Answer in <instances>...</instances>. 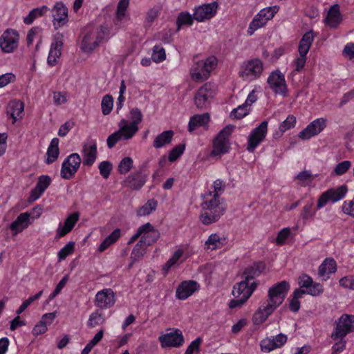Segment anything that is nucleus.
Returning <instances> with one entry per match:
<instances>
[{
	"label": "nucleus",
	"mask_w": 354,
	"mask_h": 354,
	"mask_svg": "<svg viewBox=\"0 0 354 354\" xmlns=\"http://www.w3.org/2000/svg\"><path fill=\"white\" fill-rule=\"evenodd\" d=\"M58 145L59 139L57 138H53L51 140L50 144L47 149V158L46 160V164H52L57 159L59 154V149Z\"/></svg>",
	"instance_id": "nucleus-38"
},
{
	"label": "nucleus",
	"mask_w": 354,
	"mask_h": 354,
	"mask_svg": "<svg viewBox=\"0 0 354 354\" xmlns=\"http://www.w3.org/2000/svg\"><path fill=\"white\" fill-rule=\"evenodd\" d=\"M203 64V61L198 62L191 71L192 78L198 82L204 81L209 76L208 70Z\"/></svg>",
	"instance_id": "nucleus-35"
},
{
	"label": "nucleus",
	"mask_w": 354,
	"mask_h": 354,
	"mask_svg": "<svg viewBox=\"0 0 354 354\" xmlns=\"http://www.w3.org/2000/svg\"><path fill=\"white\" fill-rule=\"evenodd\" d=\"M159 237V232L154 229L153 226L151 224V227L145 228L140 243H154Z\"/></svg>",
	"instance_id": "nucleus-39"
},
{
	"label": "nucleus",
	"mask_w": 354,
	"mask_h": 354,
	"mask_svg": "<svg viewBox=\"0 0 354 354\" xmlns=\"http://www.w3.org/2000/svg\"><path fill=\"white\" fill-rule=\"evenodd\" d=\"M296 124V118L293 115H289L287 118L280 124L279 131L284 133L287 130L293 128Z\"/></svg>",
	"instance_id": "nucleus-55"
},
{
	"label": "nucleus",
	"mask_w": 354,
	"mask_h": 354,
	"mask_svg": "<svg viewBox=\"0 0 354 354\" xmlns=\"http://www.w3.org/2000/svg\"><path fill=\"white\" fill-rule=\"evenodd\" d=\"M129 3V0H120L117 6L115 21H121L125 16L126 10Z\"/></svg>",
	"instance_id": "nucleus-47"
},
{
	"label": "nucleus",
	"mask_w": 354,
	"mask_h": 354,
	"mask_svg": "<svg viewBox=\"0 0 354 354\" xmlns=\"http://www.w3.org/2000/svg\"><path fill=\"white\" fill-rule=\"evenodd\" d=\"M43 294V291L41 290L36 295L30 297L28 299L24 301L19 308L17 309L16 313L20 315L22 313L33 301L39 299Z\"/></svg>",
	"instance_id": "nucleus-53"
},
{
	"label": "nucleus",
	"mask_w": 354,
	"mask_h": 354,
	"mask_svg": "<svg viewBox=\"0 0 354 354\" xmlns=\"http://www.w3.org/2000/svg\"><path fill=\"white\" fill-rule=\"evenodd\" d=\"M306 290L307 294L313 297H317L322 294L324 288L322 284L313 281Z\"/></svg>",
	"instance_id": "nucleus-56"
},
{
	"label": "nucleus",
	"mask_w": 354,
	"mask_h": 354,
	"mask_svg": "<svg viewBox=\"0 0 354 354\" xmlns=\"http://www.w3.org/2000/svg\"><path fill=\"white\" fill-rule=\"evenodd\" d=\"M315 214V209H314V203L310 201L307 203L303 207L301 212V217L304 221L312 219Z\"/></svg>",
	"instance_id": "nucleus-44"
},
{
	"label": "nucleus",
	"mask_w": 354,
	"mask_h": 354,
	"mask_svg": "<svg viewBox=\"0 0 354 354\" xmlns=\"http://www.w3.org/2000/svg\"><path fill=\"white\" fill-rule=\"evenodd\" d=\"M145 253V248L143 245H135L131 252V258L133 261H136L140 259Z\"/></svg>",
	"instance_id": "nucleus-62"
},
{
	"label": "nucleus",
	"mask_w": 354,
	"mask_h": 354,
	"mask_svg": "<svg viewBox=\"0 0 354 354\" xmlns=\"http://www.w3.org/2000/svg\"><path fill=\"white\" fill-rule=\"evenodd\" d=\"M348 192L346 185H341L337 188L329 189L321 194L317 201V208L325 206L328 201L335 203L342 199Z\"/></svg>",
	"instance_id": "nucleus-7"
},
{
	"label": "nucleus",
	"mask_w": 354,
	"mask_h": 354,
	"mask_svg": "<svg viewBox=\"0 0 354 354\" xmlns=\"http://www.w3.org/2000/svg\"><path fill=\"white\" fill-rule=\"evenodd\" d=\"M114 292L110 288L103 289L95 295V306L100 308H108L115 304Z\"/></svg>",
	"instance_id": "nucleus-22"
},
{
	"label": "nucleus",
	"mask_w": 354,
	"mask_h": 354,
	"mask_svg": "<svg viewBox=\"0 0 354 354\" xmlns=\"http://www.w3.org/2000/svg\"><path fill=\"white\" fill-rule=\"evenodd\" d=\"M131 122H129L125 119H122L120 121V124H122L129 134L127 135V138H132L136 132L138 131V124L141 122L142 120V114L140 110L138 108H133L130 111Z\"/></svg>",
	"instance_id": "nucleus-17"
},
{
	"label": "nucleus",
	"mask_w": 354,
	"mask_h": 354,
	"mask_svg": "<svg viewBox=\"0 0 354 354\" xmlns=\"http://www.w3.org/2000/svg\"><path fill=\"white\" fill-rule=\"evenodd\" d=\"M100 175L105 179L108 178L113 169V165L110 161L104 160L100 163L98 166Z\"/></svg>",
	"instance_id": "nucleus-51"
},
{
	"label": "nucleus",
	"mask_w": 354,
	"mask_h": 354,
	"mask_svg": "<svg viewBox=\"0 0 354 354\" xmlns=\"http://www.w3.org/2000/svg\"><path fill=\"white\" fill-rule=\"evenodd\" d=\"M98 46L94 30L86 32L82 41V49L84 52L91 53Z\"/></svg>",
	"instance_id": "nucleus-32"
},
{
	"label": "nucleus",
	"mask_w": 354,
	"mask_h": 354,
	"mask_svg": "<svg viewBox=\"0 0 354 354\" xmlns=\"http://www.w3.org/2000/svg\"><path fill=\"white\" fill-rule=\"evenodd\" d=\"M287 341V336L279 333L274 337H266L261 342V348L263 351L270 352L277 348H280Z\"/></svg>",
	"instance_id": "nucleus-23"
},
{
	"label": "nucleus",
	"mask_w": 354,
	"mask_h": 354,
	"mask_svg": "<svg viewBox=\"0 0 354 354\" xmlns=\"http://www.w3.org/2000/svg\"><path fill=\"white\" fill-rule=\"evenodd\" d=\"M218 3L215 1L210 3H205L194 9V18L198 22L212 18L216 13Z\"/></svg>",
	"instance_id": "nucleus-16"
},
{
	"label": "nucleus",
	"mask_w": 354,
	"mask_h": 354,
	"mask_svg": "<svg viewBox=\"0 0 354 354\" xmlns=\"http://www.w3.org/2000/svg\"><path fill=\"white\" fill-rule=\"evenodd\" d=\"M351 167V162L348 160H344L338 163L334 169V173L337 176H342L345 174Z\"/></svg>",
	"instance_id": "nucleus-58"
},
{
	"label": "nucleus",
	"mask_w": 354,
	"mask_h": 354,
	"mask_svg": "<svg viewBox=\"0 0 354 354\" xmlns=\"http://www.w3.org/2000/svg\"><path fill=\"white\" fill-rule=\"evenodd\" d=\"M275 308L270 304H266L263 307H260L259 309L254 314L252 317L253 324L255 325H260L263 323L271 315Z\"/></svg>",
	"instance_id": "nucleus-30"
},
{
	"label": "nucleus",
	"mask_w": 354,
	"mask_h": 354,
	"mask_svg": "<svg viewBox=\"0 0 354 354\" xmlns=\"http://www.w3.org/2000/svg\"><path fill=\"white\" fill-rule=\"evenodd\" d=\"M342 208L344 213L354 217V198L351 201H345Z\"/></svg>",
	"instance_id": "nucleus-63"
},
{
	"label": "nucleus",
	"mask_w": 354,
	"mask_h": 354,
	"mask_svg": "<svg viewBox=\"0 0 354 354\" xmlns=\"http://www.w3.org/2000/svg\"><path fill=\"white\" fill-rule=\"evenodd\" d=\"M79 214L74 212L70 214L65 220L64 224L60 223L57 230L56 237H62L68 234L74 227L75 223L79 219Z\"/></svg>",
	"instance_id": "nucleus-27"
},
{
	"label": "nucleus",
	"mask_w": 354,
	"mask_h": 354,
	"mask_svg": "<svg viewBox=\"0 0 354 354\" xmlns=\"http://www.w3.org/2000/svg\"><path fill=\"white\" fill-rule=\"evenodd\" d=\"M198 288L199 286L195 281H183L176 288V297L180 300H185L192 295Z\"/></svg>",
	"instance_id": "nucleus-21"
},
{
	"label": "nucleus",
	"mask_w": 354,
	"mask_h": 354,
	"mask_svg": "<svg viewBox=\"0 0 354 354\" xmlns=\"http://www.w3.org/2000/svg\"><path fill=\"white\" fill-rule=\"evenodd\" d=\"M336 270L337 264L335 261L332 258H326L319 266L318 274L326 281L329 278L330 274L334 273Z\"/></svg>",
	"instance_id": "nucleus-29"
},
{
	"label": "nucleus",
	"mask_w": 354,
	"mask_h": 354,
	"mask_svg": "<svg viewBox=\"0 0 354 354\" xmlns=\"http://www.w3.org/2000/svg\"><path fill=\"white\" fill-rule=\"evenodd\" d=\"M314 38L315 36L313 35V30H310L303 35L299 44V53L300 55H307Z\"/></svg>",
	"instance_id": "nucleus-37"
},
{
	"label": "nucleus",
	"mask_w": 354,
	"mask_h": 354,
	"mask_svg": "<svg viewBox=\"0 0 354 354\" xmlns=\"http://www.w3.org/2000/svg\"><path fill=\"white\" fill-rule=\"evenodd\" d=\"M81 158L78 153L71 154L64 160L62 165L60 175L66 180L73 178L80 168Z\"/></svg>",
	"instance_id": "nucleus-6"
},
{
	"label": "nucleus",
	"mask_w": 354,
	"mask_h": 354,
	"mask_svg": "<svg viewBox=\"0 0 354 354\" xmlns=\"http://www.w3.org/2000/svg\"><path fill=\"white\" fill-rule=\"evenodd\" d=\"M147 175L141 171H137L129 174L122 182L123 186L132 190H139L145 184Z\"/></svg>",
	"instance_id": "nucleus-20"
},
{
	"label": "nucleus",
	"mask_w": 354,
	"mask_h": 354,
	"mask_svg": "<svg viewBox=\"0 0 354 354\" xmlns=\"http://www.w3.org/2000/svg\"><path fill=\"white\" fill-rule=\"evenodd\" d=\"M263 69L262 62L259 59H252L242 64L239 76L245 81H252L260 77Z\"/></svg>",
	"instance_id": "nucleus-3"
},
{
	"label": "nucleus",
	"mask_w": 354,
	"mask_h": 354,
	"mask_svg": "<svg viewBox=\"0 0 354 354\" xmlns=\"http://www.w3.org/2000/svg\"><path fill=\"white\" fill-rule=\"evenodd\" d=\"M55 29H58L68 21V8L62 2H57L51 10Z\"/></svg>",
	"instance_id": "nucleus-15"
},
{
	"label": "nucleus",
	"mask_w": 354,
	"mask_h": 354,
	"mask_svg": "<svg viewBox=\"0 0 354 354\" xmlns=\"http://www.w3.org/2000/svg\"><path fill=\"white\" fill-rule=\"evenodd\" d=\"M51 183V178L47 175L39 177L36 186L31 190L28 198L29 202L38 199Z\"/></svg>",
	"instance_id": "nucleus-24"
},
{
	"label": "nucleus",
	"mask_w": 354,
	"mask_h": 354,
	"mask_svg": "<svg viewBox=\"0 0 354 354\" xmlns=\"http://www.w3.org/2000/svg\"><path fill=\"white\" fill-rule=\"evenodd\" d=\"M234 127L227 125L219 131L213 140V149L211 155L213 156H221L229 151L230 142L229 138L232 134Z\"/></svg>",
	"instance_id": "nucleus-2"
},
{
	"label": "nucleus",
	"mask_w": 354,
	"mask_h": 354,
	"mask_svg": "<svg viewBox=\"0 0 354 354\" xmlns=\"http://www.w3.org/2000/svg\"><path fill=\"white\" fill-rule=\"evenodd\" d=\"M257 283L252 282L250 284V281L244 278L243 280L236 283L234 286L232 295L236 297H241L245 300H248L256 289Z\"/></svg>",
	"instance_id": "nucleus-19"
},
{
	"label": "nucleus",
	"mask_w": 354,
	"mask_h": 354,
	"mask_svg": "<svg viewBox=\"0 0 354 354\" xmlns=\"http://www.w3.org/2000/svg\"><path fill=\"white\" fill-rule=\"evenodd\" d=\"M201 342L202 339L201 337H198L195 340L192 341L187 348L185 354H194V353H198L200 351Z\"/></svg>",
	"instance_id": "nucleus-61"
},
{
	"label": "nucleus",
	"mask_w": 354,
	"mask_h": 354,
	"mask_svg": "<svg viewBox=\"0 0 354 354\" xmlns=\"http://www.w3.org/2000/svg\"><path fill=\"white\" fill-rule=\"evenodd\" d=\"M183 252L180 250H176L173 256L166 262L163 266V270L167 272L168 270L174 266L178 259L182 257Z\"/></svg>",
	"instance_id": "nucleus-54"
},
{
	"label": "nucleus",
	"mask_w": 354,
	"mask_h": 354,
	"mask_svg": "<svg viewBox=\"0 0 354 354\" xmlns=\"http://www.w3.org/2000/svg\"><path fill=\"white\" fill-rule=\"evenodd\" d=\"M64 46V35L57 32L53 37V41L51 44L50 49L47 59V63L50 66L57 64L58 59L62 55Z\"/></svg>",
	"instance_id": "nucleus-14"
},
{
	"label": "nucleus",
	"mask_w": 354,
	"mask_h": 354,
	"mask_svg": "<svg viewBox=\"0 0 354 354\" xmlns=\"http://www.w3.org/2000/svg\"><path fill=\"white\" fill-rule=\"evenodd\" d=\"M265 269V264L263 262H257L248 266L243 273V277L250 281L260 275Z\"/></svg>",
	"instance_id": "nucleus-33"
},
{
	"label": "nucleus",
	"mask_w": 354,
	"mask_h": 354,
	"mask_svg": "<svg viewBox=\"0 0 354 354\" xmlns=\"http://www.w3.org/2000/svg\"><path fill=\"white\" fill-rule=\"evenodd\" d=\"M96 40L97 41V44H99L102 41H103L106 36L109 34V29L104 26H100L94 30Z\"/></svg>",
	"instance_id": "nucleus-59"
},
{
	"label": "nucleus",
	"mask_w": 354,
	"mask_h": 354,
	"mask_svg": "<svg viewBox=\"0 0 354 354\" xmlns=\"http://www.w3.org/2000/svg\"><path fill=\"white\" fill-rule=\"evenodd\" d=\"M339 285L344 288L354 290V276L342 277L339 280Z\"/></svg>",
	"instance_id": "nucleus-64"
},
{
	"label": "nucleus",
	"mask_w": 354,
	"mask_h": 354,
	"mask_svg": "<svg viewBox=\"0 0 354 354\" xmlns=\"http://www.w3.org/2000/svg\"><path fill=\"white\" fill-rule=\"evenodd\" d=\"M19 34L12 29H7L0 38V47L6 53H12L18 46Z\"/></svg>",
	"instance_id": "nucleus-13"
},
{
	"label": "nucleus",
	"mask_w": 354,
	"mask_h": 354,
	"mask_svg": "<svg viewBox=\"0 0 354 354\" xmlns=\"http://www.w3.org/2000/svg\"><path fill=\"white\" fill-rule=\"evenodd\" d=\"M133 159L130 157L122 158L118 165V172L120 174L128 173L133 168Z\"/></svg>",
	"instance_id": "nucleus-46"
},
{
	"label": "nucleus",
	"mask_w": 354,
	"mask_h": 354,
	"mask_svg": "<svg viewBox=\"0 0 354 354\" xmlns=\"http://www.w3.org/2000/svg\"><path fill=\"white\" fill-rule=\"evenodd\" d=\"M268 131V122L263 121L254 128L248 136L247 150L253 152L257 147L265 139Z\"/></svg>",
	"instance_id": "nucleus-9"
},
{
	"label": "nucleus",
	"mask_w": 354,
	"mask_h": 354,
	"mask_svg": "<svg viewBox=\"0 0 354 354\" xmlns=\"http://www.w3.org/2000/svg\"><path fill=\"white\" fill-rule=\"evenodd\" d=\"M194 19V16L192 17L189 13L184 12H180L176 19L177 30H179L180 27L183 25H192Z\"/></svg>",
	"instance_id": "nucleus-43"
},
{
	"label": "nucleus",
	"mask_w": 354,
	"mask_h": 354,
	"mask_svg": "<svg viewBox=\"0 0 354 354\" xmlns=\"http://www.w3.org/2000/svg\"><path fill=\"white\" fill-rule=\"evenodd\" d=\"M49 10L46 6L37 7L30 11L28 15L24 18V23L27 25L32 24L35 19L43 16Z\"/></svg>",
	"instance_id": "nucleus-40"
},
{
	"label": "nucleus",
	"mask_w": 354,
	"mask_h": 354,
	"mask_svg": "<svg viewBox=\"0 0 354 354\" xmlns=\"http://www.w3.org/2000/svg\"><path fill=\"white\" fill-rule=\"evenodd\" d=\"M24 109V104L22 102L19 100L10 102L6 109V113L12 119V124H15L17 119L22 118Z\"/></svg>",
	"instance_id": "nucleus-28"
},
{
	"label": "nucleus",
	"mask_w": 354,
	"mask_h": 354,
	"mask_svg": "<svg viewBox=\"0 0 354 354\" xmlns=\"http://www.w3.org/2000/svg\"><path fill=\"white\" fill-rule=\"evenodd\" d=\"M212 192H209L204 196L205 201L201 204L202 211L201 221L205 225H209L216 222L224 214L225 208L221 204L220 200L210 198Z\"/></svg>",
	"instance_id": "nucleus-1"
},
{
	"label": "nucleus",
	"mask_w": 354,
	"mask_h": 354,
	"mask_svg": "<svg viewBox=\"0 0 354 354\" xmlns=\"http://www.w3.org/2000/svg\"><path fill=\"white\" fill-rule=\"evenodd\" d=\"M30 216V214L28 212L20 214L16 220L11 223V230L15 232H18L27 227L29 224Z\"/></svg>",
	"instance_id": "nucleus-36"
},
{
	"label": "nucleus",
	"mask_w": 354,
	"mask_h": 354,
	"mask_svg": "<svg viewBox=\"0 0 354 354\" xmlns=\"http://www.w3.org/2000/svg\"><path fill=\"white\" fill-rule=\"evenodd\" d=\"M209 121V113L197 114L192 116L188 124V131L189 132L194 131L196 128L203 127L207 124Z\"/></svg>",
	"instance_id": "nucleus-34"
},
{
	"label": "nucleus",
	"mask_w": 354,
	"mask_h": 354,
	"mask_svg": "<svg viewBox=\"0 0 354 354\" xmlns=\"http://www.w3.org/2000/svg\"><path fill=\"white\" fill-rule=\"evenodd\" d=\"M119 129L110 135L107 140V146L109 149H112L115 144L120 140H129L131 138H127V135L129 134V132L127 131V129H126L122 124L120 123L118 124Z\"/></svg>",
	"instance_id": "nucleus-31"
},
{
	"label": "nucleus",
	"mask_w": 354,
	"mask_h": 354,
	"mask_svg": "<svg viewBox=\"0 0 354 354\" xmlns=\"http://www.w3.org/2000/svg\"><path fill=\"white\" fill-rule=\"evenodd\" d=\"M247 104L240 105L237 108L234 109L230 115L236 119H241L248 114L249 110Z\"/></svg>",
	"instance_id": "nucleus-57"
},
{
	"label": "nucleus",
	"mask_w": 354,
	"mask_h": 354,
	"mask_svg": "<svg viewBox=\"0 0 354 354\" xmlns=\"http://www.w3.org/2000/svg\"><path fill=\"white\" fill-rule=\"evenodd\" d=\"M157 205L158 202L155 199L149 200L144 205L138 209L137 214L140 216L149 215L156 210Z\"/></svg>",
	"instance_id": "nucleus-42"
},
{
	"label": "nucleus",
	"mask_w": 354,
	"mask_h": 354,
	"mask_svg": "<svg viewBox=\"0 0 354 354\" xmlns=\"http://www.w3.org/2000/svg\"><path fill=\"white\" fill-rule=\"evenodd\" d=\"M289 289L290 285L286 281H282L274 284L268 290L269 299L267 304L276 309L277 306L283 303Z\"/></svg>",
	"instance_id": "nucleus-4"
},
{
	"label": "nucleus",
	"mask_w": 354,
	"mask_h": 354,
	"mask_svg": "<svg viewBox=\"0 0 354 354\" xmlns=\"http://www.w3.org/2000/svg\"><path fill=\"white\" fill-rule=\"evenodd\" d=\"M214 192H212L211 198H216V200H220V195L224 192L225 189V183L220 180L217 179L214 182L213 184ZM210 198V197H209Z\"/></svg>",
	"instance_id": "nucleus-48"
},
{
	"label": "nucleus",
	"mask_w": 354,
	"mask_h": 354,
	"mask_svg": "<svg viewBox=\"0 0 354 354\" xmlns=\"http://www.w3.org/2000/svg\"><path fill=\"white\" fill-rule=\"evenodd\" d=\"M113 99L111 95H106L103 97L101 106L102 111L104 115H108L110 113L113 109Z\"/></svg>",
	"instance_id": "nucleus-50"
},
{
	"label": "nucleus",
	"mask_w": 354,
	"mask_h": 354,
	"mask_svg": "<svg viewBox=\"0 0 354 354\" xmlns=\"http://www.w3.org/2000/svg\"><path fill=\"white\" fill-rule=\"evenodd\" d=\"M214 91L209 84H205L196 93L194 102L197 109H207L210 104V100L213 98Z\"/></svg>",
	"instance_id": "nucleus-10"
},
{
	"label": "nucleus",
	"mask_w": 354,
	"mask_h": 354,
	"mask_svg": "<svg viewBox=\"0 0 354 354\" xmlns=\"http://www.w3.org/2000/svg\"><path fill=\"white\" fill-rule=\"evenodd\" d=\"M185 149V144H179L174 147L170 151L168 159L170 162L176 161L184 152Z\"/></svg>",
	"instance_id": "nucleus-52"
},
{
	"label": "nucleus",
	"mask_w": 354,
	"mask_h": 354,
	"mask_svg": "<svg viewBox=\"0 0 354 354\" xmlns=\"http://www.w3.org/2000/svg\"><path fill=\"white\" fill-rule=\"evenodd\" d=\"M83 165L87 167L92 166L97 156V144L92 140L91 145L84 144L82 148Z\"/></svg>",
	"instance_id": "nucleus-25"
},
{
	"label": "nucleus",
	"mask_w": 354,
	"mask_h": 354,
	"mask_svg": "<svg viewBox=\"0 0 354 354\" xmlns=\"http://www.w3.org/2000/svg\"><path fill=\"white\" fill-rule=\"evenodd\" d=\"M104 322V319L102 315L97 311H95L90 315L87 326L89 328H94L102 324Z\"/></svg>",
	"instance_id": "nucleus-45"
},
{
	"label": "nucleus",
	"mask_w": 354,
	"mask_h": 354,
	"mask_svg": "<svg viewBox=\"0 0 354 354\" xmlns=\"http://www.w3.org/2000/svg\"><path fill=\"white\" fill-rule=\"evenodd\" d=\"M354 331V315H343L337 322L335 330L331 337L334 339L344 338L348 333Z\"/></svg>",
	"instance_id": "nucleus-8"
},
{
	"label": "nucleus",
	"mask_w": 354,
	"mask_h": 354,
	"mask_svg": "<svg viewBox=\"0 0 354 354\" xmlns=\"http://www.w3.org/2000/svg\"><path fill=\"white\" fill-rule=\"evenodd\" d=\"M166 58L165 50L161 46H155L153 48L151 59L153 62L158 63L164 61Z\"/></svg>",
	"instance_id": "nucleus-49"
},
{
	"label": "nucleus",
	"mask_w": 354,
	"mask_h": 354,
	"mask_svg": "<svg viewBox=\"0 0 354 354\" xmlns=\"http://www.w3.org/2000/svg\"><path fill=\"white\" fill-rule=\"evenodd\" d=\"M278 10V6L268 7L261 10L250 22L248 33L252 35L255 30L264 26L268 20L274 17Z\"/></svg>",
	"instance_id": "nucleus-5"
},
{
	"label": "nucleus",
	"mask_w": 354,
	"mask_h": 354,
	"mask_svg": "<svg viewBox=\"0 0 354 354\" xmlns=\"http://www.w3.org/2000/svg\"><path fill=\"white\" fill-rule=\"evenodd\" d=\"M174 131L171 130L165 131L160 133L154 140L153 146L158 149L171 142Z\"/></svg>",
	"instance_id": "nucleus-41"
},
{
	"label": "nucleus",
	"mask_w": 354,
	"mask_h": 354,
	"mask_svg": "<svg viewBox=\"0 0 354 354\" xmlns=\"http://www.w3.org/2000/svg\"><path fill=\"white\" fill-rule=\"evenodd\" d=\"M158 340L162 348H178L183 344L185 341L182 331L177 328L159 336Z\"/></svg>",
	"instance_id": "nucleus-11"
},
{
	"label": "nucleus",
	"mask_w": 354,
	"mask_h": 354,
	"mask_svg": "<svg viewBox=\"0 0 354 354\" xmlns=\"http://www.w3.org/2000/svg\"><path fill=\"white\" fill-rule=\"evenodd\" d=\"M267 82L274 93L286 96L288 89L285 76L280 71L276 70L272 72L268 78Z\"/></svg>",
	"instance_id": "nucleus-12"
},
{
	"label": "nucleus",
	"mask_w": 354,
	"mask_h": 354,
	"mask_svg": "<svg viewBox=\"0 0 354 354\" xmlns=\"http://www.w3.org/2000/svg\"><path fill=\"white\" fill-rule=\"evenodd\" d=\"M342 21V16L339 10V6L338 4L331 6L324 19L325 24L331 28H336Z\"/></svg>",
	"instance_id": "nucleus-26"
},
{
	"label": "nucleus",
	"mask_w": 354,
	"mask_h": 354,
	"mask_svg": "<svg viewBox=\"0 0 354 354\" xmlns=\"http://www.w3.org/2000/svg\"><path fill=\"white\" fill-rule=\"evenodd\" d=\"M326 127V120L321 118L313 120L299 133V138L308 140L319 134Z\"/></svg>",
	"instance_id": "nucleus-18"
},
{
	"label": "nucleus",
	"mask_w": 354,
	"mask_h": 354,
	"mask_svg": "<svg viewBox=\"0 0 354 354\" xmlns=\"http://www.w3.org/2000/svg\"><path fill=\"white\" fill-rule=\"evenodd\" d=\"M230 240L225 234H211L205 243H220L222 242H228Z\"/></svg>",
	"instance_id": "nucleus-60"
}]
</instances>
